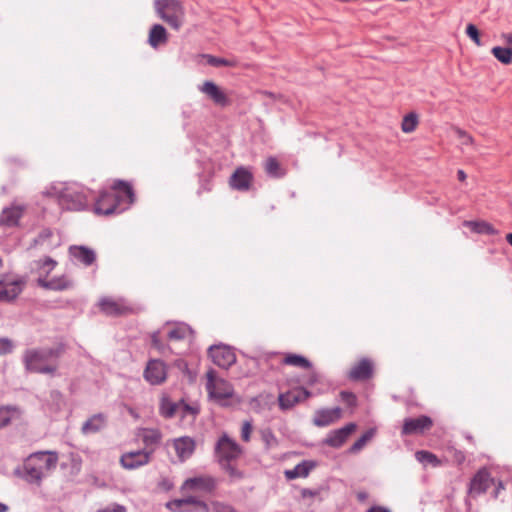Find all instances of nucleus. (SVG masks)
Masks as SVG:
<instances>
[{"instance_id":"obj_43","label":"nucleus","mask_w":512,"mask_h":512,"mask_svg":"<svg viewBox=\"0 0 512 512\" xmlns=\"http://www.w3.org/2000/svg\"><path fill=\"white\" fill-rule=\"evenodd\" d=\"M207 62L214 66V67H220V66H229V67H232L235 65L234 61H231V60H228V59H225V58H219V57H215V56H211L209 55L207 57Z\"/></svg>"},{"instance_id":"obj_53","label":"nucleus","mask_w":512,"mask_h":512,"mask_svg":"<svg viewBox=\"0 0 512 512\" xmlns=\"http://www.w3.org/2000/svg\"><path fill=\"white\" fill-rule=\"evenodd\" d=\"M214 512H234V509L228 505L218 504L215 506Z\"/></svg>"},{"instance_id":"obj_51","label":"nucleus","mask_w":512,"mask_h":512,"mask_svg":"<svg viewBox=\"0 0 512 512\" xmlns=\"http://www.w3.org/2000/svg\"><path fill=\"white\" fill-rule=\"evenodd\" d=\"M56 261L53 260L50 257L45 258V260L42 262V265L40 266L41 269H43L46 274H49L56 266Z\"/></svg>"},{"instance_id":"obj_34","label":"nucleus","mask_w":512,"mask_h":512,"mask_svg":"<svg viewBox=\"0 0 512 512\" xmlns=\"http://www.w3.org/2000/svg\"><path fill=\"white\" fill-rule=\"evenodd\" d=\"M282 362L286 365L301 367L304 369H309L311 367V363L308 359L301 355L297 354H288L286 355Z\"/></svg>"},{"instance_id":"obj_27","label":"nucleus","mask_w":512,"mask_h":512,"mask_svg":"<svg viewBox=\"0 0 512 512\" xmlns=\"http://www.w3.org/2000/svg\"><path fill=\"white\" fill-rule=\"evenodd\" d=\"M70 254L86 266L91 265L96 259L95 252L85 246L71 247Z\"/></svg>"},{"instance_id":"obj_60","label":"nucleus","mask_w":512,"mask_h":512,"mask_svg":"<svg viewBox=\"0 0 512 512\" xmlns=\"http://www.w3.org/2000/svg\"><path fill=\"white\" fill-rule=\"evenodd\" d=\"M2 268V259L0 258V269Z\"/></svg>"},{"instance_id":"obj_24","label":"nucleus","mask_w":512,"mask_h":512,"mask_svg":"<svg viewBox=\"0 0 512 512\" xmlns=\"http://www.w3.org/2000/svg\"><path fill=\"white\" fill-rule=\"evenodd\" d=\"M372 375V364L367 359H362L351 368L349 378L354 381L366 380Z\"/></svg>"},{"instance_id":"obj_3","label":"nucleus","mask_w":512,"mask_h":512,"mask_svg":"<svg viewBox=\"0 0 512 512\" xmlns=\"http://www.w3.org/2000/svg\"><path fill=\"white\" fill-rule=\"evenodd\" d=\"M89 191L77 183H62L53 185L47 190V195L57 200L62 209L81 211L88 207Z\"/></svg>"},{"instance_id":"obj_32","label":"nucleus","mask_w":512,"mask_h":512,"mask_svg":"<svg viewBox=\"0 0 512 512\" xmlns=\"http://www.w3.org/2000/svg\"><path fill=\"white\" fill-rule=\"evenodd\" d=\"M491 53L504 65L512 63V48L495 46L492 48Z\"/></svg>"},{"instance_id":"obj_13","label":"nucleus","mask_w":512,"mask_h":512,"mask_svg":"<svg viewBox=\"0 0 512 512\" xmlns=\"http://www.w3.org/2000/svg\"><path fill=\"white\" fill-rule=\"evenodd\" d=\"M151 454L146 450L127 452L121 456L120 463L125 469H136L149 463Z\"/></svg>"},{"instance_id":"obj_39","label":"nucleus","mask_w":512,"mask_h":512,"mask_svg":"<svg viewBox=\"0 0 512 512\" xmlns=\"http://www.w3.org/2000/svg\"><path fill=\"white\" fill-rule=\"evenodd\" d=\"M418 124V116L415 113H409L403 118L402 121V131L405 133H411L415 130Z\"/></svg>"},{"instance_id":"obj_23","label":"nucleus","mask_w":512,"mask_h":512,"mask_svg":"<svg viewBox=\"0 0 512 512\" xmlns=\"http://www.w3.org/2000/svg\"><path fill=\"white\" fill-rule=\"evenodd\" d=\"M174 448L177 456L184 461L193 454L195 442L190 437H180L174 440Z\"/></svg>"},{"instance_id":"obj_22","label":"nucleus","mask_w":512,"mask_h":512,"mask_svg":"<svg viewBox=\"0 0 512 512\" xmlns=\"http://www.w3.org/2000/svg\"><path fill=\"white\" fill-rule=\"evenodd\" d=\"M341 413L342 411L339 407L318 410L313 419V423L318 427L328 426L340 419Z\"/></svg>"},{"instance_id":"obj_48","label":"nucleus","mask_w":512,"mask_h":512,"mask_svg":"<svg viewBox=\"0 0 512 512\" xmlns=\"http://www.w3.org/2000/svg\"><path fill=\"white\" fill-rule=\"evenodd\" d=\"M340 397H341L342 401L345 404H347L348 406L353 407L356 405L357 400H356V396L353 393L347 392V391H342L340 393Z\"/></svg>"},{"instance_id":"obj_55","label":"nucleus","mask_w":512,"mask_h":512,"mask_svg":"<svg viewBox=\"0 0 512 512\" xmlns=\"http://www.w3.org/2000/svg\"><path fill=\"white\" fill-rule=\"evenodd\" d=\"M367 512H391V511L382 506H373L370 509H368Z\"/></svg>"},{"instance_id":"obj_30","label":"nucleus","mask_w":512,"mask_h":512,"mask_svg":"<svg viewBox=\"0 0 512 512\" xmlns=\"http://www.w3.org/2000/svg\"><path fill=\"white\" fill-rule=\"evenodd\" d=\"M139 437L145 446L156 445L160 442L162 434L158 429L144 428L139 432Z\"/></svg>"},{"instance_id":"obj_47","label":"nucleus","mask_w":512,"mask_h":512,"mask_svg":"<svg viewBox=\"0 0 512 512\" xmlns=\"http://www.w3.org/2000/svg\"><path fill=\"white\" fill-rule=\"evenodd\" d=\"M13 350V343L8 338H0V355H5Z\"/></svg>"},{"instance_id":"obj_37","label":"nucleus","mask_w":512,"mask_h":512,"mask_svg":"<svg viewBox=\"0 0 512 512\" xmlns=\"http://www.w3.org/2000/svg\"><path fill=\"white\" fill-rule=\"evenodd\" d=\"M465 225L470 227L472 231L480 234H493L494 228L487 222L484 221H468Z\"/></svg>"},{"instance_id":"obj_57","label":"nucleus","mask_w":512,"mask_h":512,"mask_svg":"<svg viewBox=\"0 0 512 512\" xmlns=\"http://www.w3.org/2000/svg\"><path fill=\"white\" fill-rule=\"evenodd\" d=\"M457 176L460 181H464L466 179V174L463 170H458Z\"/></svg>"},{"instance_id":"obj_41","label":"nucleus","mask_w":512,"mask_h":512,"mask_svg":"<svg viewBox=\"0 0 512 512\" xmlns=\"http://www.w3.org/2000/svg\"><path fill=\"white\" fill-rule=\"evenodd\" d=\"M415 456L419 462H428L434 466L439 465V460L436 457V455H434L428 451H424V450L417 451Z\"/></svg>"},{"instance_id":"obj_44","label":"nucleus","mask_w":512,"mask_h":512,"mask_svg":"<svg viewBox=\"0 0 512 512\" xmlns=\"http://www.w3.org/2000/svg\"><path fill=\"white\" fill-rule=\"evenodd\" d=\"M466 34L474 41L477 46H481L480 34L475 25L468 24L466 27Z\"/></svg>"},{"instance_id":"obj_49","label":"nucleus","mask_w":512,"mask_h":512,"mask_svg":"<svg viewBox=\"0 0 512 512\" xmlns=\"http://www.w3.org/2000/svg\"><path fill=\"white\" fill-rule=\"evenodd\" d=\"M252 432V424L249 421H245L241 428V438L243 441L248 442L250 440Z\"/></svg>"},{"instance_id":"obj_4","label":"nucleus","mask_w":512,"mask_h":512,"mask_svg":"<svg viewBox=\"0 0 512 512\" xmlns=\"http://www.w3.org/2000/svg\"><path fill=\"white\" fill-rule=\"evenodd\" d=\"M62 353L61 348H32L23 354V363L29 372L40 374H55L57 359Z\"/></svg>"},{"instance_id":"obj_7","label":"nucleus","mask_w":512,"mask_h":512,"mask_svg":"<svg viewBox=\"0 0 512 512\" xmlns=\"http://www.w3.org/2000/svg\"><path fill=\"white\" fill-rule=\"evenodd\" d=\"M214 454L218 463L234 461L242 454V448L235 440L223 433L215 444Z\"/></svg>"},{"instance_id":"obj_29","label":"nucleus","mask_w":512,"mask_h":512,"mask_svg":"<svg viewBox=\"0 0 512 512\" xmlns=\"http://www.w3.org/2000/svg\"><path fill=\"white\" fill-rule=\"evenodd\" d=\"M167 42V32L166 29L160 25L155 24L151 27L148 37V43L151 47L157 48L160 45Z\"/></svg>"},{"instance_id":"obj_50","label":"nucleus","mask_w":512,"mask_h":512,"mask_svg":"<svg viewBox=\"0 0 512 512\" xmlns=\"http://www.w3.org/2000/svg\"><path fill=\"white\" fill-rule=\"evenodd\" d=\"M52 235V232L50 229H44L42 230L38 237L34 239V245H37V244H44V242L50 238Z\"/></svg>"},{"instance_id":"obj_56","label":"nucleus","mask_w":512,"mask_h":512,"mask_svg":"<svg viewBox=\"0 0 512 512\" xmlns=\"http://www.w3.org/2000/svg\"><path fill=\"white\" fill-rule=\"evenodd\" d=\"M503 489H504L503 483L501 481H499L497 483V487H496V489H495V491L493 493V497L497 498L499 493H500V491L503 490Z\"/></svg>"},{"instance_id":"obj_36","label":"nucleus","mask_w":512,"mask_h":512,"mask_svg":"<svg viewBox=\"0 0 512 512\" xmlns=\"http://www.w3.org/2000/svg\"><path fill=\"white\" fill-rule=\"evenodd\" d=\"M18 415L19 411L16 407H0V428L7 426Z\"/></svg>"},{"instance_id":"obj_38","label":"nucleus","mask_w":512,"mask_h":512,"mask_svg":"<svg viewBox=\"0 0 512 512\" xmlns=\"http://www.w3.org/2000/svg\"><path fill=\"white\" fill-rule=\"evenodd\" d=\"M374 436V430L370 429L366 431L350 448L349 453L356 454L361 451L368 441Z\"/></svg>"},{"instance_id":"obj_45","label":"nucleus","mask_w":512,"mask_h":512,"mask_svg":"<svg viewBox=\"0 0 512 512\" xmlns=\"http://www.w3.org/2000/svg\"><path fill=\"white\" fill-rule=\"evenodd\" d=\"M178 404H179L178 414H180L182 417H184L186 415L195 416L198 413V410L196 408L184 403L183 401L178 402Z\"/></svg>"},{"instance_id":"obj_54","label":"nucleus","mask_w":512,"mask_h":512,"mask_svg":"<svg viewBox=\"0 0 512 512\" xmlns=\"http://www.w3.org/2000/svg\"><path fill=\"white\" fill-rule=\"evenodd\" d=\"M152 345H153L154 347H156L157 349H159V350H160V349H161V347H162L161 341H160V339H159V333H158V332H155V333H153V335H152Z\"/></svg>"},{"instance_id":"obj_12","label":"nucleus","mask_w":512,"mask_h":512,"mask_svg":"<svg viewBox=\"0 0 512 512\" xmlns=\"http://www.w3.org/2000/svg\"><path fill=\"white\" fill-rule=\"evenodd\" d=\"M198 90L201 93L205 94L218 106L226 107L230 104V99L226 92L222 90L218 85H216L213 81H205L202 85L198 87Z\"/></svg>"},{"instance_id":"obj_25","label":"nucleus","mask_w":512,"mask_h":512,"mask_svg":"<svg viewBox=\"0 0 512 512\" xmlns=\"http://www.w3.org/2000/svg\"><path fill=\"white\" fill-rule=\"evenodd\" d=\"M106 425V416L102 413L91 416L81 427L83 434H94L103 429Z\"/></svg>"},{"instance_id":"obj_17","label":"nucleus","mask_w":512,"mask_h":512,"mask_svg":"<svg viewBox=\"0 0 512 512\" xmlns=\"http://www.w3.org/2000/svg\"><path fill=\"white\" fill-rule=\"evenodd\" d=\"M310 397V392L305 388H296L279 395V406L281 409L292 408L295 404L302 402Z\"/></svg>"},{"instance_id":"obj_20","label":"nucleus","mask_w":512,"mask_h":512,"mask_svg":"<svg viewBox=\"0 0 512 512\" xmlns=\"http://www.w3.org/2000/svg\"><path fill=\"white\" fill-rule=\"evenodd\" d=\"M253 176L244 167L237 168L230 178V185L232 188L240 191L249 189Z\"/></svg>"},{"instance_id":"obj_16","label":"nucleus","mask_w":512,"mask_h":512,"mask_svg":"<svg viewBox=\"0 0 512 512\" xmlns=\"http://www.w3.org/2000/svg\"><path fill=\"white\" fill-rule=\"evenodd\" d=\"M356 427L357 426L355 423H349L340 429L333 430L327 435L326 439L324 440V443L330 447L339 448L346 442L348 437L356 430Z\"/></svg>"},{"instance_id":"obj_18","label":"nucleus","mask_w":512,"mask_h":512,"mask_svg":"<svg viewBox=\"0 0 512 512\" xmlns=\"http://www.w3.org/2000/svg\"><path fill=\"white\" fill-rule=\"evenodd\" d=\"M491 484H494V479L490 476L487 469H480L472 478L470 482V493L481 494L487 491Z\"/></svg>"},{"instance_id":"obj_1","label":"nucleus","mask_w":512,"mask_h":512,"mask_svg":"<svg viewBox=\"0 0 512 512\" xmlns=\"http://www.w3.org/2000/svg\"><path fill=\"white\" fill-rule=\"evenodd\" d=\"M114 192L104 191L96 199L94 212L98 215H110L121 212L134 202V192L129 183L117 180L113 183Z\"/></svg>"},{"instance_id":"obj_40","label":"nucleus","mask_w":512,"mask_h":512,"mask_svg":"<svg viewBox=\"0 0 512 512\" xmlns=\"http://www.w3.org/2000/svg\"><path fill=\"white\" fill-rule=\"evenodd\" d=\"M261 438L265 443L267 449L274 448L278 445V440L274 433L270 429H264L261 431Z\"/></svg>"},{"instance_id":"obj_42","label":"nucleus","mask_w":512,"mask_h":512,"mask_svg":"<svg viewBox=\"0 0 512 512\" xmlns=\"http://www.w3.org/2000/svg\"><path fill=\"white\" fill-rule=\"evenodd\" d=\"M232 461H227L224 463H219L221 468L228 473L231 479L238 480L243 477L242 472H240L236 467H234L231 463Z\"/></svg>"},{"instance_id":"obj_52","label":"nucleus","mask_w":512,"mask_h":512,"mask_svg":"<svg viewBox=\"0 0 512 512\" xmlns=\"http://www.w3.org/2000/svg\"><path fill=\"white\" fill-rule=\"evenodd\" d=\"M96 512H127V509L123 505L114 503L111 506L99 509Z\"/></svg>"},{"instance_id":"obj_31","label":"nucleus","mask_w":512,"mask_h":512,"mask_svg":"<svg viewBox=\"0 0 512 512\" xmlns=\"http://www.w3.org/2000/svg\"><path fill=\"white\" fill-rule=\"evenodd\" d=\"M160 414L165 418H172L178 414V402L171 401L168 397H162L159 407Z\"/></svg>"},{"instance_id":"obj_8","label":"nucleus","mask_w":512,"mask_h":512,"mask_svg":"<svg viewBox=\"0 0 512 512\" xmlns=\"http://www.w3.org/2000/svg\"><path fill=\"white\" fill-rule=\"evenodd\" d=\"M23 278L6 277L0 280V301L9 302L18 297L25 286Z\"/></svg>"},{"instance_id":"obj_59","label":"nucleus","mask_w":512,"mask_h":512,"mask_svg":"<svg viewBox=\"0 0 512 512\" xmlns=\"http://www.w3.org/2000/svg\"><path fill=\"white\" fill-rule=\"evenodd\" d=\"M506 240L512 246V233L506 235Z\"/></svg>"},{"instance_id":"obj_19","label":"nucleus","mask_w":512,"mask_h":512,"mask_svg":"<svg viewBox=\"0 0 512 512\" xmlns=\"http://www.w3.org/2000/svg\"><path fill=\"white\" fill-rule=\"evenodd\" d=\"M101 310L111 316H118L130 313L132 309L124 302V300H114L111 298H103L100 300Z\"/></svg>"},{"instance_id":"obj_21","label":"nucleus","mask_w":512,"mask_h":512,"mask_svg":"<svg viewBox=\"0 0 512 512\" xmlns=\"http://www.w3.org/2000/svg\"><path fill=\"white\" fill-rule=\"evenodd\" d=\"M37 283L39 286L45 289L54 291H62L73 287V282L66 275L54 277L50 280H47L46 278L43 277H39Z\"/></svg>"},{"instance_id":"obj_28","label":"nucleus","mask_w":512,"mask_h":512,"mask_svg":"<svg viewBox=\"0 0 512 512\" xmlns=\"http://www.w3.org/2000/svg\"><path fill=\"white\" fill-rule=\"evenodd\" d=\"M315 467V464L312 461H302L297 464L293 469H289L285 471V477L288 480H293L296 478H304L307 477L310 471Z\"/></svg>"},{"instance_id":"obj_11","label":"nucleus","mask_w":512,"mask_h":512,"mask_svg":"<svg viewBox=\"0 0 512 512\" xmlns=\"http://www.w3.org/2000/svg\"><path fill=\"white\" fill-rule=\"evenodd\" d=\"M166 507L173 512L206 511V504L195 497L169 501L166 503Z\"/></svg>"},{"instance_id":"obj_5","label":"nucleus","mask_w":512,"mask_h":512,"mask_svg":"<svg viewBox=\"0 0 512 512\" xmlns=\"http://www.w3.org/2000/svg\"><path fill=\"white\" fill-rule=\"evenodd\" d=\"M206 376V390L209 398L220 405H226L227 401L234 395L233 386L223 378L216 377L214 370H209Z\"/></svg>"},{"instance_id":"obj_10","label":"nucleus","mask_w":512,"mask_h":512,"mask_svg":"<svg viewBox=\"0 0 512 512\" xmlns=\"http://www.w3.org/2000/svg\"><path fill=\"white\" fill-rule=\"evenodd\" d=\"M209 356L219 367L228 369L236 362V355L230 347L223 345L211 346Z\"/></svg>"},{"instance_id":"obj_58","label":"nucleus","mask_w":512,"mask_h":512,"mask_svg":"<svg viewBox=\"0 0 512 512\" xmlns=\"http://www.w3.org/2000/svg\"><path fill=\"white\" fill-rule=\"evenodd\" d=\"M7 511H8V506L6 504L0 502V512H7Z\"/></svg>"},{"instance_id":"obj_33","label":"nucleus","mask_w":512,"mask_h":512,"mask_svg":"<svg viewBox=\"0 0 512 512\" xmlns=\"http://www.w3.org/2000/svg\"><path fill=\"white\" fill-rule=\"evenodd\" d=\"M266 173L274 178H280L284 175V170L281 168L280 163L274 157H269L264 165Z\"/></svg>"},{"instance_id":"obj_35","label":"nucleus","mask_w":512,"mask_h":512,"mask_svg":"<svg viewBox=\"0 0 512 512\" xmlns=\"http://www.w3.org/2000/svg\"><path fill=\"white\" fill-rule=\"evenodd\" d=\"M192 333L191 328L186 324H179L168 332L170 340H182Z\"/></svg>"},{"instance_id":"obj_14","label":"nucleus","mask_w":512,"mask_h":512,"mask_svg":"<svg viewBox=\"0 0 512 512\" xmlns=\"http://www.w3.org/2000/svg\"><path fill=\"white\" fill-rule=\"evenodd\" d=\"M216 486L212 476L203 475L185 480L182 489L185 491L211 492Z\"/></svg>"},{"instance_id":"obj_9","label":"nucleus","mask_w":512,"mask_h":512,"mask_svg":"<svg viewBox=\"0 0 512 512\" xmlns=\"http://www.w3.org/2000/svg\"><path fill=\"white\" fill-rule=\"evenodd\" d=\"M144 379L151 385H160L167 378V366L158 359L150 360L143 373Z\"/></svg>"},{"instance_id":"obj_2","label":"nucleus","mask_w":512,"mask_h":512,"mask_svg":"<svg viewBox=\"0 0 512 512\" xmlns=\"http://www.w3.org/2000/svg\"><path fill=\"white\" fill-rule=\"evenodd\" d=\"M58 454L53 451H40L29 455L23 464V478L31 483L40 485L42 480L55 470Z\"/></svg>"},{"instance_id":"obj_26","label":"nucleus","mask_w":512,"mask_h":512,"mask_svg":"<svg viewBox=\"0 0 512 512\" xmlns=\"http://www.w3.org/2000/svg\"><path fill=\"white\" fill-rule=\"evenodd\" d=\"M23 207L21 206H11L3 209L0 222L6 226H16L19 222V219L22 217Z\"/></svg>"},{"instance_id":"obj_6","label":"nucleus","mask_w":512,"mask_h":512,"mask_svg":"<svg viewBox=\"0 0 512 512\" xmlns=\"http://www.w3.org/2000/svg\"><path fill=\"white\" fill-rule=\"evenodd\" d=\"M155 9L170 27L179 30L184 21V9L177 0H156Z\"/></svg>"},{"instance_id":"obj_15","label":"nucleus","mask_w":512,"mask_h":512,"mask_svg":"<svg viewBox=\"0 0 512 512\" xmlns=\"http://www.w3.org/2000/svg\"><path fill=\"white\" fill-rule=\"evenodd\" d=\"M433 421L430 417L422 415L418 418H406L402 427V434H420L432 427Z\"/></svg>"},{"instance_id":"obj_46","label":"nucleus","mask_w":512,"mask_h":512,"mask_svg":"<svg viewBox=\"0 0 512 512\" xmlns=\"http://www.w3.org/2000/svg\"><path fill=\"white\" fill-rule=\"evenodd\" d=\"M455 133L457 137L461 140L462 145H473L474 140L471 135L467 134L466 131L456 128Z\"/></svg>"}]
</instances>
